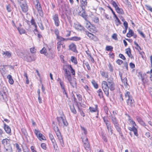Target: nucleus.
<instances>
[{"label":"nucleus","instance_id":"56","mask_svg":"<svg viewBox=\"0 0 152 152\" xmlns=\"http://www.w3.org/2000/svg\"><path fill=\"white\" fill-rule=\"evenodd\" d=\"M108 67L109 70L111 72H113V68L112 64L110 63H109Z\"/></svg>","mask_w":152,"mask_h":152},{"label":"nucleus","instance_id":"36","mask_svg":"<svg viewBox=\"0 0 152 152\" xmlns=\"http://www.w3.org/2000/svg\"><path fill=\"white\" fill-rule=\"evenodd\" d=\"M91 83L95 88L97 89L98 88V84L94 80H93L91 82Z\"/></svg>","mask_w":152,"mask_h":152},{"label":"nucleus","instance_id":"20","mask_svg":"<svg viewBox=\"0 0 152 152\" xmlns=\"http://www.w3.org/2000/svg\"><path fill=\"white\" fill-rule=\"evenodd\" d=\"M129 31L126 34V36L129 38L133 36L134 35V32L132 30L130 29L129 28Z\"/></svg>","mask_w":152,"mask_h":152},{"label":"nucleus","instance_id":"30","mask_svg":"<svg viewBox=\"0 0 152 152\" xmlns=\"http://www.w3.org/2000/svg\"><path fill=\"white\" fill-rule=\"evenodd\" d=\"M95 107L94 108L93 107H90L89 108V109L90 110V111L91 112H96L98 108V106L97 105H95Z\"/></svg>","mask_w":152,"mask_h":152},{"label":"nucleus","instance_id":"26","mask_svg":"<svg viewBox=\"0 0 152 152\" xmlns=\"http://www.w3.org/2000/svg\"><path fill=\"white\" fill-rule=\"evenodd\" d=\"M82 11H80L79 13V15L80 16L83 18L85 17L87 15H86V13L85 12V9H84V10L82 9Z\"/></svg>","mask_w":152,"mask_h":152},{"label":"nucleus","instance_id":"15","mask_svg":"<svg viewBox=\"0 0 152 152\" xmlns=\"http://www.w3.org/2000/svg\"><path fill=\"white\" fill-rule=\"evenodd\" d=\"M136 119L137 121L141 125L145 127L146 128V125L140 117L139 116H137L136 117Z\"/></svg>","mask_w":152,"mask_h":152},{"label":"nucleus","instance_id":"27","mask_svg":"<svg viewBox=\"0 0 152 152\" xmlns=\"http://www.w3.org/2000/svg\"><path fill=\"white\" fill-rule=\"evenodd\" d=\"M40 53L41 54H43L46 56H47L48 55L46 49L45 47L43 48L42 49L40 50Z\"/></svg>","mask_w":152,"mask_h":152},{"label":"nucleus","instance_id":"19","mask_svg":"<svg viewBox=\"0 0 152 152\" xmlns=\"http://www.w3.org/2000/svg\"><path fill=\"white\" fill-rule=\"evenodd\" d=\"M85 34L91 39H94V38L96 37V36L95 35L87 31H85Z\"/></svg>","mask_w":152,"mask_h":152},{"label":"nucleus","instance_id":"18","mask_svg":"<svg viewBox=\"0 0 152 152\" xmlns=\"http://www.w3.org/2000/svg\"><path fill=\"white\" fill-rule=\"evenodd\" d=\"M110 84H108V88L111 91H113L115 89V84L113 83H110Z\"/></svg>","mask_w":152,"mask_h":152},{"label":"nucleus","instance_id":"42","mask_svg":"<svg viewBox=\"0 0 152 152\" xmlns=\"http://www.w3.org/2000/svg\"><path fill=\"white\" fill-rule=\"evenodd\" d=\"M111 3L115 8V9L117 8V7H118L117 4H116V3L115 1L113 0H112L111 2Z\"/></svg>","mask_w":152,"mask_h":152},{"label":"nucleus","instance_id":"57","mask_svg":"<svg viewBox=\"0 0 152 152\" xmlns=\"http://www.w3.org/2000/svg\"><path fill=\"white\" fill-rule=\"evenodd\" d=\"M116 63L119 65H121V64L123 63V61L121 60L118 59L116 61Z\"/></svg>","mask_w":152,"mask_h":152},{"label":"nucleus","instance_id":"49","mask_svg":"<svg viewBox=\"0 0 152 152\" xmlns=\"http://www.w3.org/2000/svg\"><path fill=\"white\" fill-rule=\"evenodd\" d=\"M37 9V11L42 10V8L40 6V4L39 3H38L36 5Z\"/></svg>","mask_w":152,"mask_h":152},{"label":"nucleus","instance_id":"10","mask_svg":"<svg viewBox=\"0 0 152 152\" xmlns=\"http://www.w3.org/2000/svg\"><path fill=\"white\" fill-rule=\"evenodd\" d=\"M69 49L72 50L74 52H77V47L76 45L72 43L70 44L69 46Z\"/></svg>","mask_w":152,"mask_h":152},{"label":"nucleus","instance_id":"13","mask_svg":"<svg viewBox=\"0 0 152 152\" xmlns=\"http://www.w3.org/2000/svg\"><path fill=\"white\" fill-rule=\"evenodd\" d=\"M80 6L82 9H84L86 8V7L87 5V0H80Z\"/></svg>","mask_w":152,"mask_h":152},{"label":"nucleus","instance_id":"7","mask_svg":"<svg viewBox=\"0 0 152 152\" xmlns=\"http://www.w3.org/2000/svg\"><path fill=\"white\" fill-rule=\"evenodd\" d=\"M110 117L111 119V121L113 124L114 126L119 124L118 121L115 115H111Z\"/></svg>","mask_w":152,"mask_h":152},{"label":"nucleus","instance_id":"16","mask_svg":"<svg viewBox=\"0 0 152 152\" xmlns=\"http://www.w3.org/2000/svg\"><path fill=\"white\" fill-rule=\"evenodd\" d=\"M126 53L129 57L131 58H133V56L131 54V50L130 48H128L126 49Z\"/></svg>","mask_w":152,"mask_h":152},{"label":"nucleus","instance_id":"28","mask_svg":"<svg viewBox=\"0 0 152 152\" xmlns=\"http://www.w3.org/2000/svg\"><path fill=\"white\" fill-rule=\"evenodd\" d=\"M7 78L9 80V82L10 84H13L14 81L11 75H9L7 76Z\"/></svg>","mask_w":152,"mask_h":152},{"label":"nucleus","instance_id":"58","mask_svg":"<svg viewBox=\"0 0 152 152\" xmlns=\"http://www.w3.org/2000/svg\"><path fill=\"white\" fill-rule=\"evenodd\" d=\"M38 24L40 29L42 30H43L44 28L42 23H38Z\"/></svg>","mask_w":152,"mask_h":152},{"label":"nucleus","instance_id":"4","mask_svg":"<svg viewBox=\"0 0 152 152\" xmlns=\"http://www.w3.org/2000/svg\"><path fill=\"white\" fill-rule=\"evenodd\" d=\"M0 100L2 102L7 100V95L5 91H3L2 93L0 91Z\"/></svg>","mask_w":152,"mask_h":152},{"label":"nucleus","instance_id":"55","mask_svg":"<svg viewBox=\"0 0 152 152\" xmlns=\"http://www.w3.org/2000/svg\"><path fill=\"white\" fill-rule=\"evenodd\" d=\"M54 32L55 34L56 35L57 37L59 36V31L58 29H55L54 30Z\"/></svg>","mask_w":152,"mask_h":152},{"label":"nucleus","instance_id":"62","mask_svg":"<svg viewBox=\"0 0 152 152\" xmlns=\"http://www.w3.org/2000/svg\"><path fill=\"white\" fill-rule=\"evenodd\" d=\"M119 57L122 59L123 60H125L126 59L125 57L124 56L123 54L120 53L119 55Z\"/></svg>","mask_w":152,"mask_h":152},{"label":"nucleus","instance_id":"44","mask_svg":"<svg viewBox=\"0 0 152 152\" xmlns=\"http://www.w3.org/2000/svg\"><path fill=\"white\" fill-rule=\"evenodd\" d=\"M145 6L146 8V9L147 10H149L151 12H152V8L151 6L147 4H145Z\"/></svg>","mask_w":152,"mask_h":152},{"label":"nucleus","instance_id":"63","mask_svg":"<svg viewBox=\"0 0 152 152\" xmlns=\"http://www.w3.org/2000/svg\"><path fill=\"white\" fill-rule=\"evenodd\" d=\"M31 23L32 25H34L36 24V23L35 21V20L33 19L32 17V18L31 19Z\"/></svg>","mask_w":152,"mask_h":152},{"label":"nucleus","instance_id":"8","mask_svg":"<svg viewBox=\"0 0 152 152\" xmlns=\"http://www.w3.org/2000/svg\"><path fill=\"white\" fill-rule=\"evenodd\" d=\"M3 122L4 124V128L5 131L7 133L9 134L11 132L10 127L9 126L7 125L3 121Z\"/></svg>","mask_w":152,"mask_h":152},{"label":"nucleus","instance_id":"25","mask_svg":"<svg viewBox=\"0 0 152 152\" xmlns=\"http://www.w3.org/2000/svg\"><path fill=\"white\" fill-rule=\"evenodd\" d=\"M63 69L64 70L65 73L66 74L65 75V77H66L71 75L69 71H68L66 68H64V66H63Z\"/></svg>","mask_w":152,"mask_h":152},{"label":"nucleus","instance_id":"47","mask_svg":"<svg viewBox=\"0 0 152 152\" xmlns=\"http://www.w3.org/2000/svg\"><path fill=\"white\" fill-rule=\"evenodd\" d=\"M107 128L109 132H110L111 133V135L112 134L113 130L112 129V126H111V125L107 127Z\"/></svg>","mask_w":152,"mask_h":152},{"label":"nucleus","instance_id":"23","mask_svg":"<svg viewBox=\"0 0 152 152\" xmlns=\"http://www.w3.org/2000/svg\"><path fill=\"white\" fill-rule=\"evenodd\" d=\"M9 141V140L7 138H5L3 139L1 141V143L3 145L4 147V148L6 149V148L5 147V145H7L8 143V142Z\"/></svg>","mask_w":152,"mask_h":152},{"label":"nucleus","instance_id":"12","mask_svg":"<svg viewBox=\"0 0 152 152\" xmlns=\"http://www.w3.org/2000/svg\"><path fill=\"white\" fill-rule=\"evenodd\" d=\"M83 142L84 143V147L87 150L88 149H89L90 147V145L88 141V139L87 138L85 140V141H84L83 139Z\"/></svg>","mask_w":152,"mask_h":152},{"label":"nucleus","instance_id":"53","mask_svg":"<svg viewBox=\"0 0 152 152\" xmlns=\"http://www.w3.org/2000/svg\"><path fill=\"white\" fill-rule=\"evenodd\" d=\"M112 37L113 39L115 40H117L118 39L117 37V34L115 33L113 34L112 36Z\"/></svg>","mask_w":152,"mask_h":152},{"label":"nucleus","instance_id":"29","mask_svg":"<svg viewBox=\"0 0 152 152\" xmlns=\"http://www.w3.org/2000/svg\"><path fill=\"white\" fill-rule=\"evenodd\" d=\"M97 93L98 94V95L100 98L104 97L103 93L101 89H99L97 91Z\"/></svg>","mask_w":152,"mask_h":152},{"label":"nucleus","instance_id":"39","mask_svg":"<svg viewBox=\"0 0 152 152\" xmlns=\"http://www.w3.org/2000/svg\"><path fill=\"white\" fill-rule=\"evenodd\" d=\"M18 30L20 34H24L25 33L26 31L24 29L22 28H18Z\"/></svg>","mask_w":152,"mask_h":152},{"label":"nucleus","instance_id":"40","mask_svg":"<svg viewBox=\"0 0 152 152\" xmlns=\"http://www.w3.org/2000/svg\"><path fill=\"white\" fill-rule=\"evenodd\" d=\"M62 44L61 43V41H59L57 43V48L58 51L61 50V47Z\"/></svg>","mask_w":152,"mask_h":152},{"label":"nucleus","instance_id":"21","mask_svg":"<svg viewBox=\"0 0 152 152\" xmlns=\"http://www.w3.org/2000/svg\"><path fill=\"white\" fill-rule=\"evenodd\" d=\"M81 38L80 37H78L77 36H74L68 39L70 40L77 41L81 40Z\"/></svg>","mask_w":152,"mask_h":152},{"label":"nucleus","instance_id":"41","mask_svg":"<svg viewBox=\"0 0 152 152\" xmlns=\"http://www.w3.org/2000/svg\"><path fill=\"white\" fill-rule=\"evenodd\" d=\"M4 54L6 55L8 58H10L11 56V53L7 51L3 52V55Z\"/></svg>","mask_w":152,"mask_h":152},{"label":"nucleus","instance_id":"51","mask_svg":"<svg viewBox=\"0 0 152 152\" xmlns=\"http://www.w3.org/2000/svg\"><path fill=\"white\" fill-rule=\"evenodd\" d=\"M15 145L17 150H18V152H21V149L20 148V146L18 144L15 143Z\"/></svg>","mask_w":152,"mask_h":152},{"label":"nucleus","instance_id":"1","mask_svg":"<svg viewBox=\"0 0 152 152\" xmlns=\"http://www.w3.org/2000/svg\"><path fill=\"white\" fill-rule=\"evenodd\" d=\"M126 98L128 97L126 100V102L128 105L129 106L131 107H134V101L132 97L130 95L129 92L127 91L125 94Z\"/></svg>","mask_w":152,"mask_h":152},{"label":"nucleus","instance_id":"60","mask_svg":"<svg viewBox=\"0 0 152 152\" xmlns=\"http://www.w3.org/2000/svg\"><path fill=\"white\" fill-rule=\"evenodd\" d=\"M107 7L111 10V12L113 14L114 17H115V16H116V15L115 14V12H114V11L113 10V9L111 8V7L109 5L107 6Z\"/></svg>","mask_w":152,"mask_h":152},{"label":"nucleus","instance_id":"46","mask_svg":"<svg viewBox=\"0 0 152 152\" xmlns=\"http://www.w3.org/2000/svg\"><path fill=\"white\" fill-rule=\"evenodd\" d=\"M77 28L80 30H84L85 29L80 24H78Z\"/></svg>","mask_w":152,"mask_h":152},{"label":"nucleus","instance_id":"9","mask_svg":"<svg viewBox=\"0 0 152 152\" xmlns=\"http://www.w3.org/2000/svg\"><path fill=\"white\" fill-rule=\"evenodd\" d=\"M20 7L23 12H26L28 11V8L26 2H25L22 3L20 5Z\"/></svg>","mask_w":152,"mask_h":152},{"label":"nucleus","instance_id":"11","mask_svg":"<svg viewBox=\"0 0 152 152\" xmlns=\"http://www.w3.org/2000/svg\"><path fill=\"white\" fill-rule=\"evenodd\" d=\"M25 60L28 62H31L32 61H34L35 58L33 55L27 56L26 57Z\"/></svg>","mask_w":152,"mask_h":152},{"label":"nucleus","instance_id":"32","mask_svg":"<svg viewBox=\"0 0 152 152\" xmlns=\"http://www.w3.org/2000/svg\"><path fill=\"white\" fill-rule=\"evenodd\" d=\"M69 107L71 112L74 114H76L77 113V112L75 108L74 105H73L72 106L70 105Z\"/></svg>","mask_w":152,"mask_h":152},{"label":"nucleus","instance_id":"6","mask_svg":"<svg viewBox=\"0 0 152 152\" xmlns=\"http://www.w3.org/2000/svg\"><path fill=\"white\" fill-rule=\"evenodd\" d=\"M56 134L58 137L61 145L62 147H64V143L60 132H59L58 133H56Z\"/></svg>","mask_w":152,"mask_h":152},{"label":"nucleus","instance_id":"54","mask_svg":"<svg viewBox=\"0 0 152 152\" xmlns=\"http://www.w3.org/2000/svg\"><path fill=\"white\" fill-rule=\"evenodd\" d=\"M21 132L25 136H26L27 135V133L26 131V130L23 128L21 129Z\"/></svg>","mask_w":152,"mask_h":152},{"label":"nucleus","instance_id":"24","mask_svg":"<svg viewBox=\"0 0 152 152\" xmlns=\"http://www.w3.org/2000/svg\"><path fill=\"white\" fill-rule=\"evenodd\" d=\"M102 85L103 89L109 88L108 84H107L106 81H104L102 82Z\"/></svg>","mask_w":152,"mask_h":152},{"label":"nucleus","instance_id":"14","mask_svg":"<svg viewBox=\"0 0 152 152\" xmlns=\"http://www.w3.org/2000/svg\"><path fill=\"white\" fill-rule=\"evenodd\" d=\"M128 129L130 131H133L134 135L136 136L137 137L138 136V134L137 133V130L135 127H128Z\"/></svg>","mask_w":152,"mask_h":152},{"label":"nucleus","instance_id":"59","mask_svg":"<svg viewBox=\"0 0 152 152\" xmlns=\"http://www.w3.org/2000/svg\"><path fill=\"white\" fill-rule=\"evenodd\" d=\"M59 84L60 85L61 89H64L65 88V86L64 85V83L63 82H59Z\"/></svg>","mask_w":152,"mask_h":152},{"label":"nucleus","instance_id":"33","mask_svg":"<svg viewBox=\"0 0 152 152\" xmlns=\"http://www.w3.org/2000/svg\"><path fill=\"white\" fill-rule=\"evenodd\" d=\"M117 131L119 132L121 134V127L119 126V124L114 126Z\"/></svg>","mask_w":152,"mask_h":152},{"label":"nucleus","instance_id":"34","mask_svg":"<svg viewBox=\"0 0 152 152\" xmlns=\"http://www.w3.org/2000/svg\"><path fill=\"white\" fill-rule=\"evenodd\" d=\"M114 17H115L116 19V20H115L116 25L118 26L119 25L121 24L122 23L117 16L116 15V16H115Z\"/></svg>","mask_w":152,"mask_h":152},{"label":"nucleus","instance_id":"52","mask_svg":"<svg viewBox=\"0 0 152 152\" xmlns=\"http://www.w3.org/2000/svg\"><path fill=\"white\" fill-rule=\"evenodd\" d=\"M138 33L144 38L145 37V36L143 32L139 29L137 30Z\"/></svg>","mask_w":152,"mask_h":152},{"label":"nucleus","instance_id":"2","mask_svg":"<svg viewBox=\"0 0 152 152\" xmlns=\"http://www.w3.org/2000/svg\"><path fill=\"white\" fill-rule=\"evenodd\" d=\"M56 119L59 126H61L62 125V123H63L64 126H67L68 125V124L66 120L63 117L61 116L57 117L56 118Z\"/></svg>","mask_w":152,"mask_h":152},{"label":"nucleus","instance_id":"35","mask_svg":"<svg viewBox=\"0 0 152 152\" xmlns=\"http://www.w3.org/2000/svg\"><path fill=\"white\" fill-rule=\"evenodd\" d=\"M71 61L73 63L75 64H77V61L76 58L73 56H72L71 57Z\"/></svg>","mask_w":152,"mask_h":152},{"label":"nucleus","instance_id":"61","mask_svg":"<svg viewBox=\"0 0 152 152\" xmlns=\"http://www.w3.org/2000/svg\"><path fill=\"white\" fill-rule=\"evenodd\" d=\"M41 147L44 150H46V144L45 143H42L41 145Z\"/></svg>","mask_w":152,"mask_h":152},{"label":"nucleus","instance_id":"5","mask_svg":"<svg viewBox=\"0 0 152 152\" xmlns=\"http://www.w3.org/2000/svg\"><path fill=\"white\" fill-rule=\"evenodd\" d=\"M53 18L55 23V25L56 26H58L59 25L60 22L58 14H55L53 16Z\"/></svg>","mask_w":152,"mask_h":152},{"label":"nucleus","instance_id":"17","mask_svg":"<svg viewBox=\"0 0 152 152\" xmlns=\"http://www.w3.org/2000/svg\"><path fill=\"white\" fill-rule=\"evenodd\" d=\"M102 119L106 125L107 127L111 125V124L109 123V121L108 120L107 117L104 116L102 118Z\"/></svg>","mask_w":152,"mask_h":152},{"label":"nucleus","instance_id":"48","mask_svg":"<svg viewBox=\"0 0 152 152\" xmlns=\"http://www.w3.org/2000/svg\"><path fill=\"white\" fill-rule=\"evenodd\" d=\"M4 152H13V150L12 147H10L9 148H6Z\"/></svg>","mask_w":152,"mask_h":152},{"label":"nucleus","instance_id":"31","mask_svg":"<svg viewBox=\"0 0 152 152\" xmlns=\"http://www.w3.org/2000/svg\"><path fill=\"white\" fill-rule=\"evenodd\" d=\"M115 10L119 14H124V12L122 9L120 8L119 7H117V8L115 9Z\"/></svg>","mask_w":152,"mask_h":152},{"label":"nucleus","instance_id":"43","mask_svg":"<svg viewBox=\"0 0 152 152\" xmlns=\"http://www.w3.org/2000/svg\"><path fill=\"white\" fill-rule=\"evenodd\" d=\"M81 129L83 131V133L85 135H86L87 134V131L86 129L84 127H83L81 126H80Z\"/></svg>","mask_w":152,"mask_h":152},{"label":"nucleus","instance_id":"22","mask_svg":"<svg viewBox=\"0 0 152 152\" xmlns=\"http://www.w3.org/2000/svg\"><path fill=\"white\" fill-rule=\"evenodd\" d=\"M69 83L73 88H74L76 87L77 83L75 78L73 79L72 80L69 82Z\"/></svg>","mask_w":152,"mask_h":152},{"label":"nucleus","instance_id":"45","mask_svg":"<svg viewBox=\"0 0 152 152\" xmlns=\"http://www.w3.org/2000/svg\"><path fill=\"white\" fill-rule=\"evenodd\" d=\"M54 150H55V152H58V147L56 143L53 144Z\"/></svg>","mask_w":152,"mask_h":152},{"label":"nucleus","instance_id":"37","mask_svg":"<svg viewBox=\"0 0 152 152\" xmlns=\"http://www.w3.org/2000/svg\"><path fill=\"white\" fill-rule=\"evenodd\" d=\"M113 47L111 46H107L106 47V50L107 51H111L113 50Z\"/></svg>","mask_w":152,"mask_h":152},{"label":"nucleus","instance_id":"64","mask_svg":"<svg viewBox=\"0 0 152 152\" xmlns=\"http://www.w3.org/2000/svg\"><path fill=\"white\" fill-rule=\"evenodd\" d=\"M57 39H59L60 41H64L65 40V39L59 36L57 37Z\"/></svg>","mask_w":152,"mask_h":152},{"label":"nucleus","instance_id":"3","mask_svg":"<svg viewBox=\"0 0 152 152\" xmlns=\"http://www.w3.org/2000/svg\"><path fill=\"white\" fill-rule=\"evenodd\" d=\"M34 132L37 137L40 140H46V139L45 136L42 134L40 133L39 130L35 129Z\"/></svg>","mask_w":152,"mask_h":152},{"label":"nucleus","instance_id":"38","mask_svg":"<svg viewBox=\"0 0 152 152\" xmlns=\"http://www.w3.org/2000/svg\"><path fill=\"white\" fill-rule=\"evenodd\" d=\"M129 121H130V124L132 125V127H135L137 126L135 122L133 121L132 119H129Z\"/></svg>","mask_w":152,"mask_h":152},{"label":"nucleus","instance_id":"50","mask_svg":"<svg viewBox=\"0 0 152 152\" xmlns=\"http://www.w3.org/2000/svg\"><path fill=\"white\" fill-rule=\"evenodd\" d=\"M77 96L78 101L80 102H82V96L80 94H77Z\"/></svg>","mask_w":152,"mask_h":152}]
</instances>
